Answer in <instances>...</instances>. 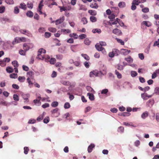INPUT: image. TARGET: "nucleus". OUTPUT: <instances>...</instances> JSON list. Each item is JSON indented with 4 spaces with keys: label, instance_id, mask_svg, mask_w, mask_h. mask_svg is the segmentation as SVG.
Returning a JSON list of instances; mask_svg holds the SVG:
<instances>
[{
    "label": "nucleus",
    "instance_id": "obj_1",
    "mask_svg": "<svg viewBox=\"0 0 159 159\" xmlns=\"http://www.w3.org/2000/svg\"><path fill=\"white\" fill-rule=\"evenodd\" d=\"M46 52V51L43 48L40 49L38 52L37 58L41 60H43L44 59L46 62H48L50 61V57L48 56L47 57L44 55V53Z\"/></svg>",
    "mask_w": 159,
    "mask_h": 159
},
{
    "label": "nucleus",
    "instance_id": "obj_2",
    "mask_svg": "<svg viewBox=\"0 0 159 159\" xmlns=\"http://www.w3.org/2000/svg\"><path fill=\"white\" fill-rule=\"evenodd\" d=\"M60 8V11L61 12L63 11H69L71 9V7L70 5H68L66 7L59 6Z\"/></svg>",
    "mask_w": 159,
    "mask_h": 159
},
{
    "label": "nucleus",
    "instance_id": "obj_3",
    "mask_svg": "<svg viewBox=\"0 0 159 159\" xmlns=\"http://www.w3.org/2000/svg\"><path fill=\"white\" fill-rule=\"evenodd\" d=\"M64 20L65 17L63 16H62L60 17L59 19L55 21H54V22H55V24L56 25H58L62 23ZM52 22H53V21H52Z\"/></svg>",
    "mask_w": 159,
    "mask_h": 159
},
{
    "label": "nucleus",
    "instance_id": "obj_4",
    "mask_svg": "<svg viewBox=\"0 0 159 159\" xmlns=\"http://www.w3.org/2000/svg\"><path fill=\"white\" fill-rule=\"evenodd\" d=\"M58 109L56 108L51 111L52 116L53 117H57L59 115V113L58 112Z\"/></svg>",
    "mask_w": 159,
    "mask_h": 159
},
{
    "label": "nucleus",
    "instance_id": "obj_5",
    "mask_svg": "<svg viewBox=\"0 0 159 159\" xmlns=\"http://www.w3.org/2000/svg\"><path fill=\"white\" fill-rule=\"evenodd\" d=\"M95 47L96 49L98 51H101L103 53L106 52V51L104 48L102 47L100 45L98 44H96Z\"/></svg>",
    "mask_w": 159,
    "mask_h": 159
},
{
    "label": "nucleus",
    "instance_id": "obj_6",
    "mask_svg": "<svg viewBox=\"0 0 159 159\" xmlns=\"http://www.w3.org/2000/svg\"><path fill=\"white\" fill-rule=\"evenodd\" d=\"M43 1L42 0L40 3L39 4L38 8L37 10L39 12L40 14H43V12L41 11L42 9L43 6Z\"/></svg>",
    "mask_w": 159,
    "mask_h": 159
},
{
    "label": "nucleus",
    "instance_id": "obj_7",
    "mask_svg": "<svg viewBox=\"0 0 159 159\" xmlns=\"http://www.w3.org/2000/svg\"><path fill=\"white\" fill-rule=\"evenodd\" d=\"M130 51L126 49H122L120 50V53L121 54L125 56L128 55L130 52Z\"/></svg>",
    "mask_w": 159,
    "mask_h": 159
},
{
    "label": "nucleus",
    "instance_id": "obj_8",
    "mask_svg": "<svg viewBox=\"0 0 159 159\" xmlns=\"http://www.w3.org/2000/svg\"><path fill=\"white\" fill-rule=\"evenodd\" d=\"M113 33L117 35H120L122 34V32L120 30L118 29H115L113 30Z\"/></svg>",
    "mask_w": 159,
    "mask_h": 159
},
{
    "label": "nucleus",
    "instance_id": "obj_9",
    "mask_svg": "<svg viewBox=\"0 0 159 159\" xmlns=\"http://www.w3.org/2000/svg\"><path fill=\"white\" fill-rule=\"evenodd\" d=\"M30 44L29 43H24L23 45V49L26 51L29 50L30 48Z\"/></svg>",
    "mask_w": 159,
    "mask_h": 159
},
{
    "label": "nucleus",
    "instance_id": "obj_10",
    "mask_svg": "<svg viewBox=\"0 0 159 159\" xmlns=\"http://www.w3.org/2000/svg\"><path fill=\"white\" fill-rule=\"evenodd\" d=\"M98 71L97 70H93L91 71L90 73V77H93L94 76H98Z\"/></svg>",
    "mask_w": 159,
    "mask_h": 159
},
{
    "label": "nucleus",
    "instance_id": "obj_11",
    "mask_svg": "<svg viewBox=\"0 0 159 159\" xmlns=\"http://www.w3.org/2000/svg\"><path fill=\"white\" fill-rule=\"evenodd\" d=\"M95 147V145L94 144H91L89 146L88 148V152L90 153L92 152L93 148Z\"/></svg>",
    "mask_w": 159,
    "mask_h": 159
},
{
    "label": "nucleus",
    "instance_id": "obj_12",
    "mask_svg": "<svg viewBox=\"0 0 159 159\" xmlns=\"http://www.w3.org/2000/svg\"><path fill=\"white\" fill-rule=\"evenodd\" d=\"M26 16L30 18H31L33 17L34 14L33 12L31 11H28L26 13Z\"/></svg>",
    "mask_w": 159,
    "mask_h": 159
},
{
    "label": "nucleus",
    "instance_id": "obj_13",
    "mask_svg": "<svg viewBox=\"0 0 159 159\" xmlns=\"http://www.w3.org/2000/svg\"><path fill=\"white\" fill-rule=\"evenodd\" d=\"M132 5L131 6V8L132 10L134 11L136 9V5H138L136 3H135L134 1H132Z\"/></svg>",
    "mask_w": 159,
    "mask_h": 159
},
{
    "label": "nucleus",
    "instance_id": "obj_14",
    "mask_svg": "<svg viewBox=\"0 0 159 159\" xmlns=\"http://www.w3.org/2000/svg\"><path fill=\"white\" fill-rule=\"evenodd\" d=\"M69 36L71 38H73L74 39H77L78 38V35L75 33L70 34L69 35Z\"/></svg>",
    "mask_w": 159,
    "mask_h": 159
},
{
    "label": "nucleus",
    "instance_id": "obj_15",
    "mask_svg": "<svg viewBox=\"0 0 159 159\" xmlns=\"http://www.w3.org/2000/svg\"><path fill=\"white\" fill-rule=\"evenodd\" d=\"M87 95L89 96V98L91 101H93L94 99V95L90 93H88L87 94Z\"/></svg>",
    "mask_w": 159,
    "mask_h": 159
},
{
    "label": "nucleus",
    "instance_id": "obj_16",
    "mask_svg": "<svg viewBox=\"0 0 159 159\" xmlns=\"http://www.w3.org/2000/svg\"><path fill=\"white\" fill-rule=\"evenodd\" d=\"M126 4L125 2H120L118 5V6L120 8H123L125 7Z\"/></svg>",
    "mask_w": 159,
    "mask_h": 159
},
{
    "label": "nucleus",
    "instance_id": "obj_17",
    "mask_svg": "<svg viewBox=\"0 0 159 159\" xmlns=\"http://www.w3.org/2000/svg\"><path fill=\"white\" fill-rule=\"evenodd\" d=\"M148 111H145L141 115V117L143 119H145L148 116Z\"/></svg>",
    "mask_w": 159,
    "mask_h": 159
},
{
    "label": "nucleus",
    "instance_id": "obj_18",
    "mask_svg": "<svg viewBox=\"0 0 159 159\" xmlns=\"http://www.w3.org/2000/svg\"><path fill=\"white\" fill-rule=\"evenodd\" d=\"M146 0H133V1L135 2L137 5H139L140 3H143L146 1Z\"/></svg>",
    "mask_w": 159,
    "mask_h": 159
},
{
    "label": "nucleus",
    "instance_id": "obj_19",
    "mask_svg": "<svg viewBox=\"0 0 159 159\" xmlns=\"http://www.w3.org/2000/svg\"><path fill=\"white\" fill-rule=\"evenodd\" d=\"M20 8H21L24 10H26L27 8L26 6L24 3H21L20 5Z\"/></svg>",
    "mask_w": 159,
    "mask_h": 159
},
{
    "label": "nucleus",
    "instance_id": "obj_20",
    "mask_svg": "<svg viewBox=\"0 0 159 159\" xmlns=\"http://www.w3.org/2000/svg\"><path fill=\"white\" fill-rule=\"evenodd\" d=\"M125 60L129 63H131L133 61V59L130 56H129L128 57L125 58Z\"/></svg>",
    "mask_w": 159,
    "mask_h": 159
},
{
    "label": "nucleus",
    "instance_id": "obj_21",
    "mask_svg": "<svg viewBox=\"0 0 159 159\" xmlns=\"http://www.w3.org/2000/svg\"><path fill=\"white\" fill-rule=\"evenodd\" d=\"M61 32L64 34L69 33L70 32V30L69 29H62L61 30Z\"/></svg>",
    "mask_w": 159,
    "mask_h": 159
},
{
    "label": "nucleus",
    "instance_id": "obj_22",
    "mask_svg": "<svg viewBox=\"0 0 159 159\" xmlns=\"http://www.w3.org/2000/svg\"><path fill=\"white\" fill-rule=\"evenodd\" d=\"M92 32L94 33H97L98 34H100L101 32V30L99 29H93Z\"/></svg>",
    "mask_w": 159,
    "mask_h": 159
},
{
    "label": "nucleus",
    "instance_id": "obj_23",
    "mask_svg": "<svg viewBox=\"0 0 159 159\" xmlns=\"http://www.w3.org/2000/svg\"><path fill=\"white\" fill-rule=\"evenodd\" d=\"M90 6L92 8L95 9L97 8L98 7V4L96 3H91L90 5Z\"/></svg>",
    "mask_w": 159,
    "mask_h": 159
},
{
    "label": "nucleus",
    "instance_id": "obj_24",
    "mask_svg": "<svg viewBox=\"0 0 159 159\" xmlns=\"http://www.w3.org/2000/svg\"><path fill=\"white\" fill-rule=\"evenodd\" d=\"M90 20L92 22H95L97 20V18L93 16H91L90 17Z\"/></svg>",
    "mask_w": 159,
    "mask_h": 159
},
{
    "label": "nucleus",
    "instance_id": "obj_25",
    "mask_svg": "<svg viewBox=\"0 0 159 159\" xmlns=\"http://www.w3.org/2000/svg\"><path fill=\"white\" fill-rule=\"evenodd\" d=\"M88 12L90 15L93 16H95L97 14V12L95 10H89Z\"/></svg>",
    "mask_w": 159,
    "mask_h": 159
},
{
    "label": "nucleus",
    "instance_id": "obj_26",
    "mask_svg": "<svg viewBox=\"0 0 159 159\" xmlns=\"http://www.w3.org/2000/svg\"><path fill=\"white\" fill-rule=\"evenodd\" d=\"M79 10L86 11L87 10V8L85 6L83 5H80Z\"/></svg>",
    "mask_w": 159,
    "mask_h": 159
},
{
    "label": "nucleus",
    "instance_id": "obj_27",
    "mask_svg": "<svg viewBox=\"0 0 159 159\" xmlns=\"http://www.w3.org/2000/svg\"><path fill=\"white\" fill-rule=\"evenodd\" d=\"M29 94H24L22 95V97L23 98V99L25 100H26L27 101V102H29L28 97H29Z\"/></svg>",
    "mask_w": 159,
    "mask_h": 159
},
{
    "label": "nucleus",
    "instance_id": "obj_28",
    "mask_svg": "<svg viewBox=\"0 0 159 159\" xmlns=\"http://www.w3.org/2000/svg\"><path fill=\"white\" fill-rule=\"evenodd\" d=\"M86 89L87 91L90 92H91L92 93H93L94 92V91L93 89L89 86H87L86 87Z\"/></svg>",
    "mask_w": 159,
    "mask_h": 159
},
{
    "label": "nucleus",
    "instance_id": "obj_29",
    "mask_svg": "<svg viewBox=\"0 0 159 159\" xmlns=\"http://www.w3.org/2000/svg\"><path fill=\"white\" fill-rule=\"evenodd\" d=\"M12 64L15 68H17L19 65L17 61H14L12 62Z\"/></svg>",
    "mask_w": 159,
    "mask_h": 159
},
{
    "label": "nucleus",
    "instance_id": "obj_30",
    "mask_svg": "<svg viewBox=\"0 0 159 159\" xmlns=\"http://www.w3.org/2000/svg\"><path fill=\"white\" fill-rule=\"evenodd\" d=\"M84 43L86 45H89L90 44L91 42L88 38H86L84 40Z\"/></svg>",
    "mask_w": 159,
    "mask_h": 159
},
{
    "label": "nucleus",
    "instance_id": "obj_31",
    "mask_svg": "<svg viewBox=\"0 0 159 159\" xmlns=\"http://www.w3.org/2000/svg\"><path fill=\"white\" fill-rule=\"evenodd\" d=\"M20 37H16L14 41L12 42V43L13 44H15L16 43H20Z\"/></svg>",
    "mask_w": 159,
    "mask_h": 159
},
{
    "label": "nucleus",
    "instance_id": "obj_32",
    "mask_svg": "<svg viewBox=\"0 0 159 159\" xmlns=\"http://www.w3.org/2000/svg\"><path fill=\"white\" fill-rule=\"evenodd\" d=\"M81 22L83 23L84 25H85L87 23L88 21L86 18L83 17L81 19Z\"/></svg>",
    "mask_w": 159,
    "mask_h": 159
},
{
    "label": "nucleus",
    "instance_id": "obj_33",
    "mask_svg": "<svg viewBox=\"0 0 159 159\" xmlns=\"http://www.w3.org/2000/svg\"><path fill=\"white\" fill-rule=\"evenodd\" d=\"M45 31L46 29L44 28L40 27L38 29V31L41 33H43Z\"/></svg>",
    "mask_w": 159,
    "mask_h": 159
},
{
    "label": "nucleus",
    "instance_id": "obj_34",
    "mask_svg": "<svg viewBox=\"0 0 159 159\" xmlns=\"http://www.w3.org/2000/svg\"><path fill=\"white\" fill-rule=\"evenodd\" d=\"M115 73L117 75V77L119 79H120L122 78V75L117 70H115Z\"/></svg>",
    "mask_w": 159,
    "mask_h": 159
},
{
    "label": "nucleus",
    "instance_id": "obj_35",
    "mask_svg": "<svg viewBox=\"0 0 159 159\" xmlns=\"http://www.w3.org/2000/svg\"><path fill=\"white\" fill-rule=\"evenodd\" d=\"M6 70L7 72L9 73H12L13 72V69L10 67H8L7 68Z\"/></svg>",
    "mask_w": 159,
    "mask_h": 159
},
{
    "label": "nucleus",
    "instance_id": "obj_36",
    "mask_svg": "<svg viewBox=\"0 0 159 159\" xmlns=\"http://www.w3.org/2000/svg\"><path fill=\"white\" fill-rule=\"evenodd\" d=\"M18 80L20 82H23L25 80V78L24 76H19L18 78Z\"/></svg>",
    "mask_w": 159,
    "mask_h": 159
},
{
    "label": "nucleus",
    "instance_id": "obj_37",
    "mask_svg": "<svg viewBox=\"0 0 159 159\" xmlns=\"http://www.w3.org/2000/svg\"><path fill=\"white\" fill-rule=\"evenodd\" d=\"M13 98L14 100L15 101H18L19 100V97L16 94H14L13 95Z\"/></svg>",
    "mask_w": 159,
    "mask_h": 159
},
{
    "label": "nucleus",
    "instance_id": "obj_38",
    "mask_svg": "<svg viewBox=\"0 0 159 159\" xmlns=\"http://www.w3.org/2000/svg\"><path fill=\"white\" fill-rule=\"evenodd\" d=\"M58 103L57 101L53 102L51 104V106L53 107H56L58 106Z\"/></svg>",
    "mask_w": 159,
    "mask_h": 159
},
{
    "label": "nucleus",
    "instance_id": "obj_39",
    "mask_svg": "<svg viewBox=\"0 0 159 159\" xmlns=\"http://www.w3.org/2000/svg\"><path fill=\"white\" fill-rule=\"evenodd\" d=\"M82 56L86 60H89L90 59L89 57L86 54H82Z\"/></svg>",
    "mask_w": 159,
    "mask_h": 159
},
{
    "label": "nucleus",
    "instance_id": "obj_40",
    "mask_svg": "<svg viewBox=\"0 0 159 159\" xmlns=\"http://www.w3.org/2000/svg\"><path fill=\"white\" fill-rule=\"evenodd\" d=\"M17 77V74L16 73H12L10 75V77L11 78L15 79Z\"/></svg>",
    "mask_w": 159,
    "mask_h": 159
},
{
    "label": "nucleus",
    "instance_id": "obj_41",
    "mask_svg": "<svg viewBox=\"0 0 159 159\" xmlns=\"http://www.w3.org/2000/svg\"><path fill=\"white\" fill-rule=\"evenodd\" d=\"M24 153L25 154H27L28 153L29 149L28 147H25L24 148Z\"/></svg>",
    "mask_w": 159,
    "mask_h": 159
},
{
    "label": "nucleus",
    "instance_id": "obj_42",
    "mask_svg": "<svg viewBox=\"0 0 159 159\" xmlns=\"http://www.w3.org/2000/svg\"><path fill=\"white\" fill-rule=\"evenodd\" d=\"M54 41L56 42V45L60 46L61 45V43H60V41L57 39H55Z\"/></svg>",
    "mask_w": 159,
    "mask_h": 159
},
{
    "label": "nucleus",
    "instance_id": "obj_43",
    "mask_svg": "<svg viewBox=\"0 0 159 159\" xmlns=\"http://www.w3.org/2000/svg\"><path fill=\"white\" fill-rule=\"evenodd\" d=\"M26 51L25 50H23L22 49H21L19 51V53L22 55H25L26 54Z\"/></svg>",
    "mask_w": 159,
    "mask_h": 159
},
{
    "label": "nucleus",
    "instance_id": "obj_44",
    "mask_svg": "<svg viewBox=\"0 0 159 159\" xmlns=\"http://www.w3.org/2000/svg\"><path fill=\"white\" fill-rule=\"evenodd\" d=\"M5 1L7 4H12L14 3L13 0H5Z\"/></svg>",
    "mask_w": 159,
    "mask_h": 159
},
{
    "label": "nucleus",
    "instance_id": "obj_45",
    "mask_svg": "<svg viewBox=\"0 0 159 159\" xmlns=\"http://www.w3.org/2000/svg\"><path fill=\"white\" fill-rule=\"evenodd\" d=\"M27 6L28 7L30 8V9H32L33 7V4L31 2H30V3L28 2L27 3Z\"/></svg>",
    "mask_w": 159,
    "mask_h": 159
},
{
    "label": "nucleus",
    "instance_id": "obj_46",
    "mask_svg": "<svg viewBox=\"0 0 159 159\" xmlns=\"http://www.w3.org/2000/svg\"><path fill=\"white\" fill-rule=\"evenodd\" d=\"M79 39H83L86 37V35L85 34H82L79 36Z\"/></svg>",
    "mask_w": 159,
    "mask_h": 159
},
{
    "label": "nucleus",
    "instance_id": "obj_47",
    "mask_svg": "<svg viewBox=\"0 0 159 159\" xmlns=\"http://www.w3.org/2000/svg\"><path fill=\"white\" fill-rule=\"evenodd\" d=\"M112 52L115 55H118V53H119V50L116 49H114L112 50Z\"/></svg>",
    "mask_w": 159,
    "mask_h": 159
},
{
    "label": "nucleus",
    "instance_id": "obj_48",
    "mask_svg": "<svg viewBox=\"0 0 159 159\" xmlns=\"http://www.w3.org/2000/svg\"><path fill=\"white\" fill-rule=\"evenodd\" d=\"M70 105L69 102H66L64 105V107L65 109H68L70 107Z\"/></svg>",
    "mask_w": 159,
    "mask_h": 159
},
{
    "label": "nucleus",
    "instance_id": "obj_49",
    "mask_svg": "<svg viewBox=\"0 0 159 159\" xmlns=\"http://www.w3.org/2000/svg\"><path fill=\"white\" fill-rule=\"evenodd\" d=\"M142 11L144 13H147L149 11V9L148 7H145L142 9Z\"/></svg>",
    "mask_w": 159,
    "mask_h": 159
},
{
    "label": "nucleus",
    "instance_id": "obj_50",
    "mask_svg": "<svg viewBox=\"0 0 159 159\" xmlns=\"http://www.w3.org/2000/svg\"><path fill=\"white\" fill-rule=\"evenodd\" d=\"M0 65L2 67H4L6 66V62L4 61L3 60H1L0 61Z\"/></svg>",
    "mask_w": 159,
    "mask_h": 159
},
{
    "label": "nucleus",
    "instance_id": "obj_51",
    "mask_svg": "<svg viewBox=\"0 0 159 159\" xmlns=\"http://www.w3.org/2000/svg\"><path fill=\"white\" fill-rule=\"evenodd\" d=\"M116 39L117 42L120 43L121 45H124V42L121 39L118 38H116Z\"/></svg>",
    "mask_w": 159,
    "mask_h": 159
},
{
    "label": "nucleus",
    "instance_id": "obj_52",
    "mask_svg": "<svg viewBox=\"0 0 159 159\" xmlns=\"http://www.w3.org/2000/svg\"><path fill=\"white\" fill-rule=\"evenodd\" d=\"M137 75V73L135 71H131V75L132 77H134Z\"/></svg>",
    "mask_w": 159,
    "mask_h": 159
},
{
    "label": "nucleus",
    "instance_id": "obj_53",
    "mask_svg": "<svg viewBox=\"0 0 159 159\" xmlns=\"http://www.w3.org/2000/svg\"><path fill=\"white\" fill-rule=\"evenodd\" d=\"M19 12V10L17 7H15L14 9V13L15 14H17Z\"/></svg>",
    "mask_w": 159,
    "mask_h": 159
},
{
    "label": "nucleus",
    "instance_id": "obj_54",
    "mask_svg": "<svg viewBox=\"0 0 159 159\" xmlns=\"http://www.w3.org/2000/svg\"><path fill=\"white\" fill-rule=\"evenodd\" d=\"M57 75V72L54 71H53L52 72V74H51V76L52 78H54L56 77Z\"/></svg>",
    "mask_w": 159,
    "mask_h": 159
},
{
    "label": "nucleus",
    "instance_id": "obj_55",
    "mask_svg": "<svg viewBox=\"0 0 159 159\" xmlns=\"http://www.w3.org/2000/svg\"><path fill=\"white\" fill-rule=\"evenodd\" d=\"M12 87L13 89H18L19 88V87L18 85L15 84H13L12 85Z\"/></svg>",
    "mask_w": 159,
    "mask_h": 159
},
{
    "label": "nucleus",
    "instance_id": "obj_56",
    "mask_svg": "<svg viewBox=\"0 0 159 159\" xmlns=\"http://www.w3.org/2000/svg\"><path fill=\"white\" fill-rule=\"evenodd\" d=\"M117 69L120 70H122L123 69V66L119 64L117 65Z\"/></svg>",
    "mask_w": 159,
    "mask_h": 159
},
{
    "label": "nucleus",
    "instance_id": "obj_57",
    "mask_svg": "<svg viewBox=\"0 0 159 159\" xmlns=\"http://www.w3.org/2000/svg\"><path fill=\"white\" fill-rule=\"evenodd\" d=\"M139 57L141 60H143L144 59V56L143 53H139L138 54Z\"/></svg>",
    "mask_w": 159,
    "mask_h": 159
},
{
    "label": "nucleus",
    "instance_id": "obj_58",
    "mask_svg": "<svg viewBox=\"0 0 159 159\" xmlns=\"http://www.w3.org/2000/svg\"><path fill=\"white\" fill-rule=\"evenodd\" d=\"M148 22L146 21H143L142 22V24L148 27H149L151 25L150 23H149V24H148Z\"/></svg>",
    "mask_w": 159,
    "mask_h": 159
},
{
    "label": "nucleus",
    "instance_id": "obj_59",
    "mask_svg": "<svg viewBox=\"0 0 159 159\" xmlns=\"http://www.w3.org/2000/svg\"><path fill=\"white\" fill-rule=\"evenodd\" d=\"M154 92L157 94L159 95V87H156L155 89Z\"/></svg>",
    "mask_w": 159,
    "mask_h": 159
},
{
    "label": "nucleus",
    "instance_id": "obj_60",
    "mask_svg": "<svg viewBox=\"0 0 159 159\" xmlns=\"http://www.w3.org/2000/svg\"><path fill=\"white\" fill-rule=\"evenodd\" d=\"M130 113L129 112H123L122 113L121 115L123 116H129L130 115Z\"/></svg>",
    "mask_w": 159,
    "mask_h": 159
},
{
    "label": "nucleus",
    "instance_id": "obj_61",
    "mask_svg": "<svg viewBox=\"0 0 159 159\" xmlns=\"http://www.w3.org/2000/svg\"><path fill=\"white\" fill-rule=\"evenodd\" d=\"M66 42L68 43H73L74 42V41L73 39L70 38V39H68L67 40Z\"/></svg>",
    "mask_w": 159,
    "mask_h": 159
},
{
    "label": "nucleus",
    "instance_id": "obj_62",
    "mask_svg": "<svg viewBox=\"0 0 159 159\" xmlns=\"http://www.w3.org/2000/svg\"><path fill=\"white\" fill-rule=\"evenodd\" d=\"M108 89H105L102 90L101 93L102 94H106L108 92Z\"/></svg>",
    "mask_w": 159,
    "mask_h": 159
},
{
    "label": "nucleus",
    "instance_id": "obj_63",
    "mask_svg": "<svg viewBox=\"0 0 159 159\" xmlns=\"http://www.w3.org/2000/svg\"><path fill=\"white\" fill-rule=\"evenodd\" d=\"M56 61V60L55 58H52L50 59V64H54Z\"/></svg>",
    "mask_w": 159,
    "mask_h": 159
},
{
    "label": "nucleus",
    "instance_id": "obj_64",
    "mask_svg": "<svg viewBox=\"0 0 159 159\" xmlns=\"http://www.w3.org/2000/svg\"><path fill=\"white\" fill-rule=\"evenodd\" d=\"M36 121V120L34 119H30L29 120L28 123L29 124H34L35 123Z\"/></svg>",
    "mask_w": 159,
    "mask_h": 159
}]
</instances>
